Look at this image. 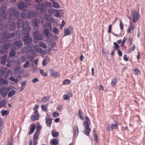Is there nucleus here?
<instances>
[{
  "label": "nucleus",
  "mask_w": 145,
  "mask_h": 145,
  "mask_svg": "<svg viewBox=\"0 0 145 145\" xmlns=\"http://www.w3.org/2000/svg\"><path fill=\"white\" fill-rule=\"evenodd\" d=\"M9 16L7 17L4 8H0V16L5 19H7L9 20H11L18 19L20 15V13L17 12L16 9L14 7L10 8L9 9Z\"/></svg>",
  "instance_id": "nucleus-1"
},
{
  "label": "nucleus",
  "mask_w": 145,
  "mask_h": 145,
  "mask_svg": "<svg viewBox=\"0 0 145 145\" xmlns=\"http://www.w3.org/2000/svg\"><path fill=\"white\" fill-rule=\"evenodd\" d=\"M1 33L0 34V42L2 43L7 39L14 37L15 35L14 32L12 33H7V31L5 28H3L1 27L0 29Z\"/></svg>",
  "instance_id": "nucleus-2"
},
{
  "label": "nucleus",
  "mask_w": 145,
  "mask_h": 145,
  "mask_svg": "<svg viewBox=\"0 0 145 145\" xmlns=\"http://www.w3.org/2000/svg\"><path fill=\"white\" fill-rule=\"evenodd\" d=\"M86 121L83 122V125L85 129L84 131V134L87 136H88L91 131L90 128H89L90 124V121L89 118L86 116H85Z\"/></svg>",
  "instance_id": "nucleus-3"
},
{
  "label": "nucleus",
  "mask_w": 145,
  "mask_h": 145,
  "mask_svg": "<svg viewBox=\"0 0 145 145\" xmlns=\"http://www.w3.org/2000/svg\"><path fill=\"white\" fill-rule=\"evenodd\" d=\"M3 46L2 49L0 50V53L2 54L6 52V50H8L10 46V41L8 40L5 41Z\"/></svg>",
  "instance_id": "nucleus-4"
},
{
  "label": "nucleus",
  "mask_w": 145,
  "mask_h": 145,
  "mask_svg": "<svg viewBox=\"0 0 145 145\" xmlns=\"http://www.w3.org/2000/svg\"><path fill=\"white\" fill-rule=\"evenodd\" d=\"M25 26L24 27L22 30V33L23 34L27 35H30V31L31 29L29 26V22H26L25 24Z\"/></svg>",
  "instance_id": "nucleus-5"
},
{
  "label": "nucleus",
  "mask_w": 145,
  "mask_h": 145,
  "mask_svg": "<svg viewBox=\"0 0 145 145\" xmlns=\"http://www.w3.org/2000/svg\"><path fill=\"white\" fill-rule=\"evenodd\" d=\"M22 42L21 40H15L12 43L13 48L16 50L22 47Z\"/></svg>",
  "instance_id": "nucleus-6"
},
{
  "label": "nucleus",
  "mask_w": 145,
  "mask_h": 145,
  "mask_svg": "<svg viewBox=\"0 0 145 145\" xmlns=\"http://www.w3.org/2000/svg\"><path fill=\"white\" fill-rule=\"evenodd\" d=\"M31 11L29 10H26L23 11V13H20L19 17L20 18H29L31 15Z\"/></svg>",
  "instance_id": "nucleus-7"
},
{
  "label": "nucleus",
  "mask_w": 145,
  "mask_h": 145,
  "mask_svg": "<svg viewBox=\"0 0 145 145\" xmlns=\"http://www.w3.org/2000/svg\"><path fill=\"white\" fill-rule=\"evenodd\" d=\"M40 22L43 24V21L41 18H37L34 19L33 22V26L36 29L38 28L39 24L40 23Z\"/></svg>",
  "instance_id": "nucleus-8"
},
{
  "label": "nucleus",
  "mask_w": 145,
  "mask_h": 145,
  "mask_svg": "<svg viewBox=\"0 0 145 145\" xmlns=\"http://www.w3.org/2000/svg\"><path fill=\"white\" fill-rule=\"evenodd\" d=\"M30 35H27L24 36L23 38V40L25 44H30V46L33 45L31 44L32 40L31 38L29 37Z\"/></svg>",
  "instance_id": "nucleus-9"
},
{
  "label": "nucleus",
  "mask_w": 145,
  "mask_h": 145,
  "mask_svg": "<svg viewBox=\"0 0 145 145\" xmlns=\"http://www.w3.org/2000/svg\"><path fill=\"white\" fill-rule=\"evenodd\" d=\"M15 20H17L18 21L17 22V26L18 27H22L25 26L26 25H25V24L26 23V22H24L22 20V18H20L19 16V18L18 19L16 18Z\"/></svg>",
  "instance_id": "nucleus-10"
},
{
  "label": "nucleus",
  "mask_w": 145,
  "mask_h": 145,
  "mask_svg": "<svg viewBox=\"0 0 145 145\" xmlns=\"http://www.w3.org/2000/svg\"><path fill=\"white\" fill-rule=\"evenodd\" d=\"M15 23L12 22H10L7 24L6 28L10 31L13 30L15 27Z\"/></svg>",
  "instance_id": "nucleus-11"
},
{
  "label": "nucleus",
  "mask_w": 145,
  "mask_h": 145,
  "mask_svg": "<svg viewBox=\"0 0 145 145\" xmlns=\"http://www.w3.org/2000/svg\"><path fill=\"white\" fill-rule=\"evenodd\" d=\"M10 89L8 88H3L0 89L1 94L4 97H5L8 92Z\"/></svg>",
  "instance_id": "nucleus-12"
},
{
  "label": "nucleus",
  "mask_w": 145,
  "mask_h": 145,
  "mask_svg": "<svg viewBox=\"0 0 145 145\" xmlns=\"http://www.w3.org/2000/svg\"><path fill=\"white\" fill-rule=\"evenodd\" d=\"M34 37L35 39L40 40L42 39L43 37L42 35L38 31H35L33 34Z\"/></svg>",
  "instance_id": "nucleus-13"
},
{
  "label": "nucleus",
  "mask_w": 145,
  "mask_h": 145,
  "mask_svg": "<svg viewBox=\"0 0 145 145\" xmlns=\"http://www.w3.org/2000/svg\"><path fill=\"white\" fill-rule=\"evenodd\" d=\"M37 9L41 12H44L46 10L43 4L39 3L36 7Z\"/></svg>",
  "instance_id": "nucleus-14"
},
{
  "label": "nucleus",
  "mask_w": 145,
  "mask_h": 145,
  "mask_svg": "<svg viewBox=\"0 0 145 145\" xmlns=\"http://www.w3.org/2000/svg\"><path fill=\"white\" fill-rule=\"evenodd\" d=\"M72 31L73 29L71 27H69L68 28L65 29L63 37L69 35Z\"/></svg>",
  "instance_id": "nucleus-15"
},
{
  "label": "nucleus",
  "mask_w": 145,
  "mask_h": 145,
  "mask_svg": "<svg viewBox=\"0 0 145 145\" xmlns=\"http://www.w3.org/2000/svg\"><path fill=\"white\" fill-rule=\"evenodd\" d=\"M132 14L133 15V20L134 23L136 22L138 19V16L139 14L135 10H133L131 12Z\"/></svg>",
  "instance_id": "nucleus-16"
},
{
  "label": "nucleus",
  "mask_w": 145,
  "mask_h": 145,
  "mask_svg": "<svg viewBox=\"0 0 145 145\" xmlns=\"http://www.w3.org/2000/svg\"><path fill=\"white\" fill-rule=\"evenodd\" d=\"M73 138H76L79 133L78 127L77 125H75L73 127Z\"/></svg>",
  "instance_id": "nucleus-17"
},
{
  "label": "nucleus",
  "mask_w": 145,
  "mask_h": 145,
  "mask_svg": "<svg viewBox=\"0 0 145 145\" xmlns=\"http://www.w3.org/2000/svg\"><path fill=\"white\" fill-rule=\"evenodd\" d=\"M18 7L21 10H22L25 8L27 6L23 2L20 1L18 4Z\"/></svg>",
  "instance_id": "nucleus-18"
},
{
  "label": "nucleus",
  "mask_w": 145,
  "mask_h": 145,
  "mask_svg": "<svg viewBox=\"0 0 145 145\" xmlns=\"http://www.w3.org/2000/svg\"><path fill=\"white\" fill-rule=\"evenodd\" d=\"M33 45L29 46L27 45L26 46L24 47L21 49V53L23 54L27 53L29 51V48H31L33 47Z\"/></svg>",
  "instance_id": "nucleus-19"
},
{
  "label": "nucleus",
  "mask_w": 145,
  "mask_h": 145,
  "mask_svg": "<svg viewBox=\"0 0 145 145\" xmlns=\"http://www.w3.org/2000/svg\"><path fill=\"white\" fill-rule=\"evenodd\" d=\"M50 74L51 76L53 77H58L60 75L59 73L54 71L53 69L50 70Z\"/></svg>",
  "instance_id": "nucleus-20"
},
{
  "label": "nucleus",
  "mask_w": 145,
  "mask_h": 145,
  "mask_svg": "<svg viewBox=\"0 0 145 145\" xmlns=\"http://www.w3.org/2000/svg\"><path fill=\"white\" fill-rule=\"evenodd\" d=\"M26 59V57L24 56H20L18 59V63L19 64H21L24 62Z\"/></svg>",
  "instance_id": "nucleus-21"
},
{
  "label": "nucleus",
  "mask_w": 145,
  "mask_h": 145,
  "mask_svg": "<svg viewBox=\"0 0 145 145\" xmlns=\"http://www.w3.org/2000/svg\"><path fill=\"white\" fill-rule=\"evenodd\" d=\"M0 83L2 85H7L8 84V82L5 78H0Z\"/></svg>",
  "instance_id": "nucleus-22"
},
{
  "label": "nucleus",
  "mask_w": 145,
  "mask_h": 145,
  "mask_svg": "<svg viewBox=\"0 0 145 145\" xmlns=\"http://www.w3.org/2000/svg\"><path fill=\"white\" fill-rule=\"evenodd\" d=\"M34 115H33L31 116V119L32 120H37L39 117V113H36V112H34Z\"/></svg>",
  "instance_id": "nucleus-23"
},
{
  "label": "nucleus",
  "mask_w": 145,
  "mask_h": 145,
  "mask_svg": "<svg viewBox=\"0 0 145 145\" xmlns=\"http://www.w3.org/2000/svg\"><path fill=\"white\" fill-rule=\"evenodd\" d=\"M45 119L47 125L48 127H50L52 123L51 119L50 118L48 117H46Z\"/></svg>",
  "instance_id": "nucleus-24"
},
{
  "label": "nucleus",
  "mask_w": 145,
  "mask_h": 145,
  "mask_svg": "<svg viewBox=\"0 0 145 145\" xmlns=\"http://www.w3.org/2000/svg\"><path fill=\"white\" fill-rule=\"evenodd\" d=\"M7 101L5 100H2L0 101V108L5 107Z\"/></svg>",
  "instance_id": "nucleus-25"
},
{
  "label": "nucleus",
  "mask_w": 145,
  "mask_h": 145,
  "mask_svg": "<svg viewBox=\"0 0 145 145\" xmlns=\"http://www.w3.org/2000/svg\"><path fill=\"white\" fill-rule=\"evenodd\" d=\"M50 142L52 145H57L58 143V141L56 138L51 139Z\"/></svg>",
  "instance_id": "nucleus-26"
},
{
  "label": "nucleus",
  "mask_w": 145,
  "mask_h": 145,
  "mask_svg": "<svg viewBox=\"0 0 145 145\" xmlns=\"http://www.w3.org/2000/svg\"><path fill=\"white\" fill-rule=\"evenodd\" d=\"M16 54L15 50L14 49L12 50L9 53V55L10 57H14Z\"/></svg>",
  "instance_id": "nucleus-27"
},
{
  "label": "nucleus",
  "mask_w": 145,
  "mask_h": 145,
  "mask_svg": "<svg viewBox=\"0 0 145 145\" xmlns=\"http://www.w3.org/2000/svg\"><path fill=\"white\" fill-rule=\"evenodd\" d=\"M117 81L118 80L116 78H115L112 79L111 82V84L112 85V86L113 87H114L116 84Z\"/></svg>",
  "instance_id": "nucleus-28"
},
{
  "label": "nucleus",
  "mask_w": 145,
  "mask_h": 145,
  "mask_svg": "<svg viewBox=\"0 0 145 145\" xmlns=\"http://www.w3.org/2000/svg\"><path fill=\"white\" fill-rule=\"evenodd\" d=\"M35 127L34 124H32L31 125V128L29 132V134H31L34 132L35 129Z\"/></svg>",
  "instance_id": "nucleus-29"
},
{
  "label": "nucleus",
  "mask_w": 145,
  "mask_h": 145,
  "mask_svg": "<svg viewBox=\"0 0 145 145\" xmlns=\"http://www.w3.org/2000/svg\"><path fill=\"white\" fill-rule=\"evenodd\" d=\"M7 56L6 55H4L1 59V63L3 64H5L7 60Z\"/></svg>",
  "instance_id": "nucleus-30"
},
{
  "label": "nucleus",
  "mask_w": 145,
  "mask_h": 145,
  "mask_svg": "<svg viewBox=\"0 0 145 145\" xmlns=\"http://www.w3.org/2000/svg\"><path fill=\"white\" fill-rule=\"evenodd\" d=\"M40 133L35 132L33 137V141L35 142L37 141L38 138L39 136V135Z\"/></svg>",
  "instance_id": "nucleus-31"
},
{
  "label": "nucleus",
  "mask_w": 145,
  "mask_h": 145,
  "mask_svg": "<svg viewBox=\"0 0 145 145\" xmlns=\"http://www.w3.org/2000/svg\"><path fill=\"white\" fill-rule=\"evenodd\" d=\"M44 27H45V28H48L51 29L52 27L51 23L50 22H47L44 25Z\"/></svg>",
  "instance_id": "nucleus-32"
},
{
  "label": "nucleus",
  "mask_w": 145,
  "mask_h": 145,
  "mask_svg": "<svg viewBox=\"0 0 145 145\" xmlns=\"http://www.w3.org/2000/svg\"><path fill=\"white\" fill-rule=\"evenodd\" d=\"M43 4L46 8V7H52V4L51 3L45 2L43 3Z\"/></svg>",
  "instance_id": "nucleus-33"
},
{
  "label": "nucleus",
  "mask_w": 145,
  "mask_h": 145,
  "mask_svg": "<svg viewBox=\"0 0 145 145\" xmlns=\"http://www.w3.org/2000/svg\"><path fill=\"white\" fill-rule=\"evenodd\" d=\"M1 114L3 116H4L5 115H8L9 114V112L8 110H5L3 109L1 110Z\"/></svg>",
  "instance_id": "nucleus-34"
},
{
  "label": "nucleus",
  "mask_w": 145,
  "mask_h": 145,
  "mask_svg": "<svg viewBox=\"0 0 145 145\" xmlns=\"http://www.w3.org/2000/svg\"><path fill=\"white\" fill-rule=\"evenodd\" d=\"M34 50L37 52H40L42 50L38 45H35L34 46Z\"/></svg>",
  "instance_id": "nucleus-35"
},
{
  "label": "nucleus",
  "mask_w": 145,
  "mask_h": 145,
  "mask_svg": "<svg viewBox=\"0 0 145 145\" xmlns=\"http://www.w3.org/2000/svg\"><path fill=\"white\" fill-rule=\"evenodd\" d=\"M111 125H112V128L113 130L114 129H117L118 126V122L117 121H116L114 124H112Z\"/></svg>",
  "instance_id": "nucleus-36"
},
{
  "label": "nucleus",
  "mask_w": 145,
  "mask_h": 145,
  "mask_svg": "<svg viewBox=\"0 0 145 145\" xmlns=\"http://www.w3.org/2000/svg\"><path fill=\"white\" fill-rule=\"evenodd\" d=\"M6 70L2 69L0 71V78H3L5 72Z\"/></svg>",
  "instance_id": "nucleus-37"
},
{
  "label": "nucleus",
  "mask_w": 145,
  "mask_h": 145,
  "mask_svg": "<svg viewBox=\"0 0 145 145\" xmlns=\"http://www.w3.org/2000/svg\"><path fill=\"white\" fill-rule=\"evenodd\" d=\"M43 33L46 37H48L49 35V32L47 30V29L45 28L43 32Z\"/></svg>",
  "instance_id": "nucleus-38"
},
{
  "label": "nucleus",
  "mask_w": 145,
  "mask_h": 145,
  "mask_svg": "<svg viewBox=\"0 0 145 145\" xmlns=\"http://www.w3.org/2000/svg\"><path fill=\"white\" fill-rule=\"evenodd\" d=\"M53 7L55 8H58L60 7L59 4L57 2H54L53 3Z\"/></svg>",
  "instance_id": "nucleus-39"
},
{
  "label": "nucleus",
  "mask_w": 145,
  "mask_h": 145,
  "mask_svg": "<svg viewBox=\"0 0 145 145\" xmlns=\"http://www.w3.org/2000/svg\"><path fill=\"white\" fill-rule=\"evenodd\" d=\"M83 113L81 110H79L78 112V116L80 119L81 120H84V117L82 116Z\"/></svg>",
  "instance_id": "nucleus-40"
},
{
  "label": "nucleus",
  "mask_w": 145,
  "mask_h": 145,
  "mask_svg": "<svg viewBox=\"0 0 145 145\" xmlns=\"http://www.w3.org/2000/svg\"><path fill=\"white\" fill-rule=\"evenodd\" d=\"M51 134L54 137H56L59 136V134L58 132L57 131L54 132L52 131Z\"/></svg>",
  "instance_id": "nucleus-41"
},
{
  "label": "nucleus",
  "mask_w": 145,
  "mask_h": 145,
  "mask_svg": "<svg viewBox=\"0 0 145 145\" xmlns=\"http://www.w3.org/2000/svg\"><path fill=\"white\" fill-rule=\"evenodd\" d=\"M16 91L14 90H12L10 92L8 93V96L9 97H11L16 93Z\"/></svg>",
  "instance_id": "nucleus-42"
},
{
  "label": "nucleus",
  "mask_w": 145,
  "mask_h": 145,
  "mask_svg": "<svg viewBox=\"0 0 145 145\" xmlns=\"http://www.w3.org/2000/svg\"><path fill=\"white\" fill-rule=\"evenodd\" d=\"M71 82L70 80L68 79H65L64 80L63 82V85H68Z\"/></svg>",
  "instance_id": "nucleus-43"
},
{
  "label": "nucleus",
  "mask_w": 145,
  "mask_h": 145,
  "mask_svg": "<svg viewBox=\"0 0 145 145\" xmlns=\"http://www.w3.org/2000/svg\"><path fill=\"white\" fill-rule=\"evenodd\" d=\"M9 79L16 84L18 83V79H15L14 77H10Z\"/></svg>",
  "instance_id": "nucleus-44"
},
{
  "label": "nucleus",
  "mask_w": 145,
  "mask_h": 145,
  "mask_svg": "<svg viewBox=\"0 0 145 145\" xmlns=\"http://www.w3.org/2000/svg\"><path fill=\"white\" fill-rule=\"evenodd\" d=\"M40 46L44 48H46V46L45 43L43 42H40L39 43Z\"/></svg>",
  "instance_id": "nucleus-45"
},
{
  "label": "nucleus",
  "mask_w": 145,
  "mask_h": 145,
  "mask_svg": "<svg viewBox=\"0 0 145 145\" xmlns=\"http://www.w3.org/2000/svg\"><path fill=\"white\" fill-rule=\"evenodd\" d=\"M49 99V97H47L45 96L42 99V102H46L47 101H48Z\"/></svg>",
  "instance_id": "nucleus-46"
},
{
  "label": "nucleus",
  "mask_w": 145,
  "mask_h": 145,
  "mask_svg": "<svg viewBox=\"0 0 145 145\" xmlns=\"http://www.w3.org/2000/svg\"><path fill=\"white\" fill-rule=\"evenodd\" d=\"M114 50H118L119 48V46L117 43L116 42H114Z\"/></svg>",
  "instance_id": "nucleus-47"
},
{
  "label": "nucleus",
  "mask_w": 145,
  "mask_h": 145,
  "mask_svg": "<svg viewBox=\"0 0 145 145\" xmlns=\"http://www.w3.org/2000/svg\"><path fill=\"white\" fill-rule=\"evenodd\" d=\"M40 73L42 76L44 77L46 76L47 75V74L46 73L44 72V71L42 69H40Z\"/></svg>",
  "instance_id": "nucleus-48"
},
{
  "label": "nucleus",
  "mask_w": 145,
  "mask_h": 145,
  "mask_svg": "<svg viewBox=\"0 0 145 145\" xmlns=\"http://www.w3.org/2000/svg\"><path fill=\"white\" fill-rule=\"evenodd\" d=\"M30 64L28 61H27L23 66V67L24 68H27L29 65Z\"/></svg>",
  "instance_id": "nucleus-49"
},
{
  "label": "nucleus",
  "mask_w": 145,
  "mask_h": 145,
  "mask_svg": "<svg viewBox=\"0 0 145 145\" xmlns=\"http://www.w3.org/2000/svg\"><path fill=\"white\" fill-rule=\"evenodd\" d=\"M59 113L57 111H55L53 113V116L54 117H57L59 116Z\"/></svg>",
  "instance_id": "nucleus-50"
},
{
  "label": "nucleus",
  "mask_w": 145,
  "mask_h": 145,
  "mask_svg": "<svg viewBox=\"0 0 145 145\" xmlns=\"http://www.w3.org/2000/svg\"><path fill=\"white\" fill-rule=\"evenodd\" d=\"M106 129L107 131H113L112 129V128L111 125H108L106 126Z\"/></svg>",
  "instance_id": "nucleus-51"
},
{
  "label": "nucleus",
  "mask_w": 145,
  "mask_h": 145,
  "mask_svg": "<svg viewBox=\"0 0 145 145\" xmlns=\"http://www.w3.org/2000/svg\"><path fill=\"white\" fill-rule=\"evenodd\" d=\"M39 107V106L37 105H36L33 108V110L35 111L34 112H36V113H38V111L37 110L38 108Z\"/></svg>",
  "instance_id": "nucleus-52"
},
{
  "label": "nucleus",
  "mask_w": 145,
  "mask_h": 145,
  "mask_svg": "<svg viewBox=\"0 0 145 145\" xmlns=\"http://www.w3.org/2000/svg\"><path fill=\"white\" fill-rule=\"evenodd\" d=\"M7 67H10L12 66V61H7Z\"/></svg>",
  "instance_id": "nucleus-53"
},
{
  "label": "nucleus",
  "mask_w": 145,
  "mask_h": 145,
  "mask_svg": "<svg viewBox=\"0 0 145 145\" xmlns=\"http://www.w3.org/2000/svg\"><path fill=\"white\" fill-rule=\"evenodd\" d=\"M53 32L56 34H58L59 32V30L56 27H54L53 29Z\"/></svg>",
  "instance_id": "nucleus-54"
},
{
  "label": "nucleus",
  "mask_w": 145,
  "mask_h": 145,
  "mask_svg": "<svg viewBox=\"0 0 145 145\" xmlns=\"http://www.w3.org/2000/svg\"><path fill=\"white\" fill-rule=\"evenodd\" d=\"M63 98L65 100H68L69 99V97L67 94L64 95H63Z\"/></svg>",
  "instance_id": "nucleus-55"
},
{
  "label": "nucleus",
  "mask_w": 145,
  "mask_h": 145,
  "mask_svg": "<svg viewBox=\"0 0 145 145\" xmlns=\"http://www.w3.org/2000/svg\"><path fill=\"white\" fill-rule=\"evenodd\" d=\"M41 129L40 125H38L36 128V131L35 132L40 133L39 131Z\"/></svg>",
  "instance_id": "nucleus-56"
},
{
  "label": "nucleus",
  "mask_w": 145,
  "mask_h": 145,
  "mask_svg": "<svg viewBox=\"0 0 145 145\" xmlns=\"http://www.w3.org/2000/svg\"><path fill=\"white\" fill-rule=\"evenodd\" d=\"M120 25L121 30H122L123 29V24L122 21H120Z\"/></svg>",
  "instance_id": "nucleus-57"
},
{
  "label": "nucleus",
  "mask_w": 145,
  "mask_h": 145,
  "mask_svg": "<svg viewBox=\"0 0 145 145\" xmlns=\"http://www.w3.org/2000/svg\"><path fill=\"white\" fill-rule=\"evenodd\" d=\"M41 108L42 110L45 111H46L47 109L46 106L43 105H41Z\"/></svg>",
  "instance_id": "nucleus-58"
},
{
  "label": "nucleus",
  "mask_w": 145,
  "mask_h": 145,
  "mask_svg": "<svg viewBox=\"0 0 145 145\" xmlns=\"http://www.w3.org/2000/svg\"><path fill=\"white\" fill-rule=\"evenodd\" d=\"M49 15L47 14H45L44 16V19L46 20H49Z\"/></svg>",
  "instance_id": "nucleus-59"
},
{
  "label": "nucleus",
  "mask_w": 145,
  "mask_h": 145,
  "mask_svg": "<svg viewBox=\"0 0 145 145\" xmlns=\"http://www.w3.org/2000/svg\"><path fill=\"white\" fill-rule=\"evenodd\" d=\"M15 33V35L17 37H19L20 35V31H16L15 32H14Z\"/></svg>",
  "instance_id": "nucleus-60"
},
{
  "label": "nucleus",
  "mask_w": 145,
  "mask_h": 145,
  "mask_svg": "<svg viewBox=\"0 0 145 145\" xmlns=\"http://www.w3.org/2000/svg\"><path fill=\"white\" fill-rule=\"evenodd\" d=\"M94 140L95 142H97V137L96 134L95 133V135H94Z\"/></svg>",
  "instance_id": "nucleus-61"
},
{
  "label": "nucleus",
  "mask_w": 145,
  "mask_h": 145,
  "mask_svg": "<svg viewBox=\"0 0 145 145\" xmlns=\"http://www.w3.org/2000/svg\"><path fill=\"white\" fill-rule=\"evenodd\" d=\"M112 25H109V27H108V32L109 33H111V30H112Z\"/></svg>",
  "instance_id": "nucleus-62"
},
{
  "label": "nucleus",
  "mask_w": 145,
  "mask_h": 145,
  "mask_svg": "<svg viewBox=\"0 0 145 145\" xmlns=\"http://www.w3.org/2000/svg\"><path fill=\"white\" fill-rule=\"evenodd\" d=\"M46 59H44L42 61V65L43 66H45L46 65Z\"/></svg>",
  "instance_id": "nucleus-63"
},
{
  "label": "nucleus",
  "mask_w": 145,
  "mask_h": 145,
  "mask_svg": "<svg viewBox=\"0 0 145 145\" xmlns=\"http://www.w3.org/2000/svg\"><path fill=\"white\" fill-rule=\"evenodd\" d=\"M58 110L60 112H61L63 110V107L61 106H59L57 108Z\"/></svg>",
  "instance_id": "nucleus-64"
}]
</instances>
